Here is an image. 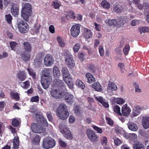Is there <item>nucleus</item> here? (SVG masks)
<instances>
[{"instance_id": "nucleus-39", "label": "nucleus", "mask_w": 149, "mask_h": 149, "mask_svg": "<svg viewBox=\"0 0 149 149\" xmlns=\"http://www.w3.org/2000/svg\"><path fill=\"white\" fill-rule=\"evenodd\" d=\"M57 39L59 45L61 47H64L66 45L65 43L61 37L59 36H58Z\"/></svg>"}, {"instance_id": "nucleus-56", "label": "nucleus", "mask_w": 149, "mask_h": 149, "mask_svg": "<svg viewBox=\"0 0 149 149\" xmlns=\"http://www.w3.org/2000/svg\"><path fill=\"white\" fill-rule=\"evenodd\" d=\"M85 54L81 52L78 54V58L80 60L82 61H84L85 59Z\"/></svg>"}, {"instance_id": "nucleus-13", "label": "nucleus", "mask_w": 149, "mask_h": 149, "mask_svg": "<svg viewBox=\"0 0 149 149\" xmlns=\"http://www.w3.org/2000/svg\"><path fill=\"white\" fill-rule=\"evenodd\" d=\"M53 85L54 87L59 89H65L66 86L62 80L55 79L53 81Z\"/></svg>"}, {"instance_id": "nucleus-15", "label": "nucleus", "mask_w": 149, "mask_h": 149, "mask_svg": "<svg viewBox=\"0 0 149 149\" xmlns=\"http://www.w3.org/2000/svg\"><path fill=\"white\" fill-rule=\"evenodd\" d=\"M54 62V59L52 56L47 55L44 59V63L46 66H50Z\"/></svg>"}, {"instance_id": "nucleus-29", "label": "nucleus", "mask_w": 149, "mask_h": 149, "mask_svg": "<svg viewBox=\"0 0 149 149\" xmlns=\"http://www.w3.org/2000/svg\"><path fill=\"white\" fill-rule=\"evenodd\" d=\"M41 139L40 136L38 134H36L32 140V142L34 145H39Z\"/></svg>"}, {"instance_id": "nucleus-62", "label": "nucleus", "mask_w": 149, "mask_h": 149, "mask_svg": "<svg viewBox=\"0 0 149 149\" xmlns=\"http://www.w3.org/2000/svg\"><path fill=\"white\" fill-rule=\"evenodd\" d=\"M140 112L138 110H133L132 113V116L133 117L136 116H137L139 113Z\"/></svg>"}, {"instance_id": "nucleus-63", "label": "nucleus", "mask_w": 149, "mask_h": 149, "mask_svg": "<svg viewBox=\"0 0 149 149\" xmlns=\"http://www.w3.org/2000/svg\"><path fill=\"white\" fill-rule=\"evenodd\" d=\"M95 98L97 101L101 104H102L104 101L103 98L102 97H95Z\"/></svg>"}, {"instance_id": "nucleus-26", "label": "nucleus", "mask_w": 149, "mask_h": 149, "mask_svg": "<svg viewBox=\"0 0 149 149\" xmlns=\"http://www.w3.org/2000/svg\"><path fill=\"white\" fill-rule=\"evenodd\" d=\"M10 95L11 98L14 99L16 101H18L20 99V94L17 92H15L14 91L10 92Z\"/></svg>"}, {"instance_id": "nucleus-2", "label": "nucleus", "mask_w": 149, "mask_h": 149, "mask_svg": "<svg viewBox=\"0 0 149 149\" xmlns=\"http://www.w3.org/2000/svg\"><path fill=\"white\" fill-rule=\"evenodd\" d=\"M51 72L52 70L49 68H47L43 71L41 83L45 89H46L49 87L52 80V77L50 75V73Z\"/></svg>"}, {"instance_id": "nucleus-47", "label": "nucleus", "mask_w": 149, "mask_h": 149, "mask_svg": "<svg viewBox=\"0 0 149 149\" xmlns=\"http://www.w3.org/2000/svg\"><path fill=\"white\" fill-rule=\"evenodd\" d=\"M30 84L29 81H26L24 82H23L21 85L23 88L26 89L29 87Z\"/></svg>"}, {"instance_id": "nucleus-50", "label": "nucleus", "mask_w": 149, "mask_h": 149, "mask_svg": "<svg viewBox=\"0 0 149 149\" xmlns=\"http://www.w3.org/2000/svg\"><path fill=\"white\" fill-rule=\"evenodd\" d=\"M114 140L115 144L117 146L120 144L122 142L120 139L116 136L114 137L113 138Z\"/></svg>"}, {"instance_id": "nucleus-24", "label": "nucleus", "mask_w": 149, "mask_h": 149, "mask_svg": "<svg viewBox=\"0 0 149 149\" xmlns=\"http://www.w3.org/2000/svg\"><path fill=\"white\" fill-rule=\"evenodd\" d=\"M115 52L116 53V56L115 57V59L116 61L119 60H121L122 52L121 50L118 47H117L115 49Z\"/></svg>"}, {"instance_id": "nucleus-52", "label": "nucleus", "mask_w": 149, "mask_h": 149, "mask_svg": "<svg viewBox=\"0 0 149 149\" xmlns=\"http://www.w3.org/2000/svg\"><path fill=\"white\" fill-rule=\"evenodd\" d=\"M108 24L110 25H117V23L115 19H110L108 20Z\"/></svg>"}, {"instance_id": "nucleus-61", "label": "nucleus", "mask_w": 149, "mask_h": 149, "mask_svg": "<svg viewBox=\"0 0 149 149\" xmlns=\"http://www.w3.org/2000/svg\"><path fill=\"white\" fill-rule=\"evenodd\" d=\"M99 53L101 56H103L104 54V49L103 47H99Z\"/></svg>"}, {"instance_id": "nucleus-25", "label": "nucleus", "mask_w": 149, "mask_h": 149, "mask_svg": "<svg viewBox=\"0 0 149 149\" xmlns=\"http://www.w3.org/2000/svg\"><path fill=\"white\" fill-rule=\"evenodd\" d=\"M86 76L87 78V81L89 83H92L95 81V79L93 75L89 72L87 73L86 74Z\"/></svg>"}, {"instance_id": "nucleus-34", "label": "nucleus", "mask_w": 149, "mask_h": 149, "mask_svg": "<svg viewBox=\"0 0 149 149\" xmlns=\"http://www.w3.org/2000/svg\"><path fill=\"white\" fill-rule=\"evenodd\" d=\"M133 149H145L144 145L140 142L136 143L133 145Z\"/></svg>"}, {"instance_id": "nucleus-53", "label": "nucleus", "mask_w": 149, "mask_h": 149, "mask_svg": "<svg viewBox=\"0 0 149 149\" xmlns=\"http://www.w3.org/2000/svg\"><path fill=\"white\" fill-rule=\"evenodd\" d=\"M39 97L38 96H35L32 97L31 99L32 102H38L39 101Z\"/></svg>"}, {"instance_id": "nucleus-43", "label": "nucleus", "mask_w": 149, "mask_h": 149, "mask_svg": "<svg viewBox=\"0 0 149 149\" xmlns=\"http://www.w3.org/2000/svg\"><path fill=\"white\" fill-rule=\"evenodd\" d=\"M113 110L119 116L122 115L120 112V108L118 106H115L113 108Z\"/></svg>"}, {"instance_id": "nucleus-46", "label": "nucleus", "mask_w": 149, "mask_h": 149, "mask_svg": "<svg viewBox=\"0 0 149 149\" xmlns=\"http://www.w3.org/2000/svg\"><path fill=\"white\" fill-rule=\"evenodd\" d=\"M5 17L6 22L8 24H10L12 19V17L11 15L10 14L6 15L5 16Z\"/></svg>"}, {"instance_id": "nucleus-42", "label": "nucleus", "mask_w": 149, "mask_h": 149, "mask_svg": "<svg viewBox=\"0 0 149 149\" xmlns=\"http://www.w3.org/2000/svg\"><path fill=\"white\" fill-rule=\"evenodd\" d=\"M74 113L76 115H79L81 113V109L79 105L76 106L74 109Z\"/></svg>"}, {"instance_id": "nucleus-8", "label": "nucleus", "mask_w": 149, "mask_h": 149, "mask_svg": "<svg viewBox=\"0 0 149 149\" xmlns=\"http://www.w3.org/2000/svg\"><path fill=\"white\" fill-rule=\"evenodd\" d=\"M19 31L21 33L27 32L29 30V26L27 23L22 20L18 24Z\"/></svg>"}, {"instance_id": "nucleus-41", "label": "nucleus", "mask_w": 149, "mask_h": 149, "mask_svg": "<svg viewBox=\"0 0 149 149\" xmlns=\"http://www.w3.org/2000/svg\"><path fill=\"white\" fill-rule=\"evenodd\" d=\"M65 17L67 19H69V18H74L75 17V15L73 11H71L68 12V15H66Z\"/></svg>"}, {"instance_id": "nucleus-59", "label": "nucleus", "mask_w": 149, "mask_h": 149, "mask_svg": "<svg viewBox=\"0 0 149 149\" xmlns=\"http://www.w3.org/2000/svg\"><path fill=\"white\" fill-rule=\"evenodd\" d=\"M125 102V100L122 99L118 98L117 99L116 103L118 104H123Z\"/></svg>"}, {"instance_id": "nucleus-10", "label": "nucleus", "mask_w": 149, "mask_h": 149, "mask_svg": "<svg viewBox=\"0 0 149 149\" xmlns=\"http://www.w3.org/2000/svg\"><path fill=\"white\" fill-rule=\"evenodd\" d=\"M63 95L65 100L68 104L71 105L73 103L74 97L73 95L68 92L63 93Z\"/></svg>"}, {"instance_id": "nucleus-36", "label": "nucleus", "mask_w": 149, "mask_h": 149, "mask_svg": "<svg viewBox=\"0 0 149 149\" xmlns=\"http://www.w3.org/2000/svg\"><path fill=\"white\" fill-rule=\"evenodd\" d=\"M139 29L141 34L146 32H149V27H148L141 26L139 28Z\"/></svg>"}, {"instance_id": "nucleus-6", "label": "nucleus", "mask_w": 149, "mask_h": 149, "mask_svg": "<svg viewBox=\"0 0 149 149\" xmlns=\"http://www.w3.org/2000/svg\"><path fill=\"white\" fill-rule=\"evenodd\" d=\"M56 145L55 140L49 137H46L43 139L42 145L45 149H49L54 147Z\"/></svg>"}, {"instance_id": "nucleus-31", "label": "nucleus", "mask_w": 149, "mask_h": 149, "mask_svg": "<svg viewBox=\"0 0 149 149\" xmlns=\"http://www.w3.org/2000/svg\"><path fill=\"white\" fill-rule=\"evenodd\" d=\"M53 73L54 77H58L60 75V71L56 66H54L53 68Z\"/></svg>"}, {"instance_id": "nucleus-17", "label": "nucleus", "mask_w": 149, "mask_h": 149, "mask_svg": "<svg viewBox=\"0 0 149 149\" xmlns=\"http://www.w3.org/2000/svg\"><path fill=\"white\" fill-rule=\"evenodd\" d=\"M82 31L84 36L85 38L88 39L91 37L92 33L90 30L84 27L82 29Z\"/></svg>"}, {"instance_id": "nucleus-20", "label": "nucleus", "mask_w": 149, "mask_h": 149, "mask_svg": "<svg viewBox=\"0 0 149 149\" xmlns=\"http://www.w3.org/2000/svg\"><path fill=\"white\" fill-rule=\"evenodd\" d=\"M117 25L121 26L123 25L125 23L127 22V17L123 16H120L118 17L116 20Z\"/></svg>"}, {"instance_id": "nucleus-32", "label": "nucleus", "mask_w": 149, "mask_h": 149, "mask_svg": "<svg viewBox=\"0 0 149 149\" xmlns=\"http://www.w3.org/2000/svg\"><path fill=\"white\" fill-rule=\"evenodd\" d=\"M101 5L103 8L105 9L108 10L110 8V3L106 0L102 1L101 3Z\"/></svg>"}, {"instance_id": "nucleus-23", "label": "nucleus", "mask_w": 149, "mask_h": 149, "mask_svg": "<svg viewBox=\"0 0 149 149\" xmlns=\"http://www.w3.org/2000/svg\"><path fill=\"white\" fill-rule=\"evenodd\" d=\"M64 81L68 85L70 88L72 89L73 88V83L72 77H68L67 79H64Z\"/></svg>"}, {"instance_id": "nucleus-18", "label": "nucleus", "mask_w": 149, "mask_h": 149, "mask_svg": "<svg viewBox=\"0 0 149 149\" xmlns=\"http://www.w3.org/2000/svg\"><path fill=\"white\" fill-rule=\"evenodd\" d=\"M61 72L63 75V80L72 77L68 69L66 67H63L62 68Z\"/></svg>"}, {"instance_id": "nucleus-19", "label": "nucleus", "mask_w": 149, "mask_h": 149, "mask_svg": "<svg viewBox=\"0 0 149 149\" xmlns=\"http://www.w3.org/2000/svg\"><path fill=\"white\" fill-rule=\"evenodd\" d=\"M142 125L143 127L146 129L149 127V117L144 116L142 118Z\"/></svg>"}, {"instance_id": "nucleus-44", "label": "nucleus", "mask_w": 149, "mask_h": 149, "mask_svg": "<svg viewBox=\"0 0 149 149\" xmlns=\"http://www.w3.org/2000/svg\"><path fill=\"white\" fill-rule=\"evenodd\" d=\"M113 10L117 13H120L122 11L121 8L116 5H114L113 8Z\"/></svg>"}, {"instance_id": "nucleus-54", "label": "nucleus", "mask_w": 149, "mask_h": 149, "mask_svg": "<svg viewBox=\"0 0 149 149\" xmlns=\"http://www.w3.org/2000/svg\"><path fill=\"white\" fill-rule=\"evenodd\" d=\"M52 5L56 9H58L61 6L60 3L57 1H53Z\"/></svg>"}, {"instance_id": "nucleus-48", "label": "nucleus", "mask_w": 149, "mask_h": 149, "mask_svg": "<svg viewBox=\"0 0 149 149\" xmlns=\"http://www.w3.org/2000/svg\"><path fill=\"white\" fill-rule=\"evenodd\" d=\"M59 145L62 148H65L67 146V144L65 141H63L61 139H59L58 141Z\"/></svg>"}, {"instance_id": "nucleus-30", "label": "nucleus", "mask_w": 149, "mask_h": 149, "mask_svg": "<svg viewBox=\"0 0 149 149\" xmlns=\"http://www.w3.org/2000/svg\"><path fill=\"white\" fill-rule=\"evenodd\" d=\"M19 137L18 136H15L13 142V148L14 149H17L19 148Z\"/></svg>"}, {"instance_id": "nucleus-45", "label": "nucleus", "mask_w": 149, "mask_h": 149, "mask_svg": "<svg viewBox=\"0 0 149 149\" xmlns=\"http://www.w3.org/2000/svg\"><path fill=\"white\" fill-rule=\"evenodd\" d=\"M93 129L97 132L98 133L101 134L102 133L103 131L102 128L96 126L95 125H93L92 126Z\"/></svg>"}, {"instance_id": "nucleus-14", "label": "nucleus", "mask_w": 149, "mask_h": 149, "mask_svg": "<svg viewBox=\"0 0 149 149\" xmlns=\"http://www.w3.org/2000/svg\"><path fill=\"white\" fill-rule=\"evenodd\" d=\"M60 129L61 132L63 134V136L65 138L69 139H72V136L68 128H64L62 129L60 127Z\"/></svg>"}, {"instance_id": "nucleus-37", "label": "nucleus", "mask_w": 149, "mask_h": 149, "mask_svg": "<svg viewBox=\"0 0 149 149\" xmlns=\"http://www.w3.org/2000/svg\"><path fill=\"white\" fill-rule=\"evenodd\" d=\"M27 70L28 71L29 74L32 77V78L33 79L36 78V73L32 69L28 68Z\"/></svg>"}, {"instance_id": "nucleus-7", "label": "nucleus", "mask_w": 149, "mask_h": 149, "mask_svg": "<svg viewBox=\"0 0 149 149\" xmlns=\"http://www.w3.org/2000/svg\"><path fill=\"white\" fill-rule=\"evenodd\" d=\"M64 55L65 56V61L68 67L70 68L74 67L75 64L72 55L68 52L65 53Z\"/></svg>"}, {"instance_id": "nucleus-55", "label": "nucleus", "mask_w": 149, "mask_h": 149, "mask_svg": "<svg viewBox=\"0 0 149 149\" xmlns=\"http://www.w3.org/2000/svg\"><path fill=\"white\" fill-rule=\"evenodd\" d=\"M106 120L107 124L110 125H112L113 124V122L112 120L109 117H106Z\"/></svg>"}, {"instance_id": "nucleus-12", "label": "nucleus", "mask_w": 149, "mask_h": 149, "mask_svg": "<svg viewBox=\"0 0 149 149\" xmlns=\"http://www.w3.org/2000/svg\"><path fill=\"white\" fill-rule=\"evenodd\" d=\"M43 58V54L42 53L38 54L35 58L34 64L36 67H40L42 65V61Z\"/></svg>"}, {"instance_id": "nucleus-60", "label": "nucleus", "mask_w": 149, "mask_h": 149, "mask_svg": "<svg viewBox=\"0 0 149 149\" xmlns=\"http://www.w3.org/2000/svg\"><path fill=\"white\" fill-rule=\"evenodd\" d=\"M130 49V47H124L123 49V51L125 55H127Z\"/></svg>"}, {"instance_id": "nucleus-40", "label": "nucleus", "mask_w": 149, "mask_h": 149, "mask_svg": "<svg viewBox=\"0 0 149 149\" xmlns=\"http://www.w3.org/2000/svg\"><path fill=\"white\" fill-rule=\"evenodd\" d=\"M88 67L90 71L93 73H95L97 70V68L95 65L91 64H89Z\"/></svg>"}, {"instance_id": "nucleus-11", "label": "nucleus", "mask_w": 149, "mask_h": 149, "mask_svg": "<svg viewBox=\"0 0 149 149\" xmlns=\"http://www.w3.org/2000/svg\"><path fill=\"white\" fill-rule=\"evenodd\" d=\"M86 134L88 138L92 142H95L97 141L98 137L93 131L88 129L86 130Z\"/></svg>"}, {"instance_id": "nucleus-21", "label": "nucleus", "mask_w": 149, "mask_h": 149, "mask_svg": "<svg viewBox=\"0 0 149 149\" xmlns=\"http://www.w3.org/2000/svg\"><path fill=\"white\" fill-rule=\"evenodd\" d=\"M40 25L39 24H35L31 30V33L33 35L37 34L39 33Z\"/></svg>"}, {"instance_id": "nucleus-38", "label": "nucleus", "mask_w": 149, "mask_h": 149, "mask_svg": "<svg viewBox=\"0 0 149 149\" xmlns=\"http://www.w3.org/2000/svg\"><path fill=\"white\" fill-rule=\"evenodd\" d=\"M11 13L14 16L17 15L18 12V7L13 6L11 8Z\"/></svg>"}, {"instance_id": "nucleus-4", "label": "nucleus", "mask_w": 149, "mask_h": 149, "mask_svg": "<svg viewBox=\"0 0 149 149\" xmlns=\"http://www.w3.org/2000/svg\"><path fill=\"white\" fill-rule=\"evenodd\" d=\"M67 108L66 105L65 104L61 103L57 109L56 114L60 119L65 120L68 117L69 113L67 110Z\"/></svg>"}, {"instance_id": "nucleus-33", "label": "nucleus", "mask_w": 149, "mask_h": 149, "mask_svg": "<svg viewBox=\"0 0 149 149\" xmlns=\"http://www.w3.org/2000/svg\"><path fill=\"white\" fill-rule=\"evenodd\" d=\"M128 128L133 131H136L138 129L137 125L134 123H129L128 125Z\"/></svg>"}, {"instance_id": "nucleus-49", "label": "nucleus", "mask_w": 149, "mask_h": 149, "mask_svg": "<svg viewBox=\"0 0 149 149\" xmlns=\"http://www.w3.org/2000/svg\"><path fill=\"white\" fill-rule=\"evenodd\" d=\"M19 121L17 119L14 118L12 121V124L14 127H17L19 125Z\"/></svg>"}, {"instance_id": "nucleus-1", "label": "nucleus", "mask_w": 149, "mask_h": 149, "mask_svg": "<svg viewBox=\"0 0 149 149\" xmlns=\"http://www.w3.org/2000/svg\"><path fill=\"white\" fill-rule=\"evenodd\" d=\"M36 123H32L31 125L32 131L36 133H40L44 130V127H47L48 124L46 118L43 116L39 115L36 118Z\"/></svg>"}, {"instance_id": "nucleus-64", "label": "nucleus", "mask_w": 149, "mask_h": 149, "mask_svg": "<svg viewBox=\"0 0 149 149\" xmlns=\"http://www.w3.org/2000/svg\"><path fill=\"white\" fill-rule=\"evenodd\" d=\"M9 128L11 130V132L13 134H15L16 133V131L15 129L12 126L10 125L9 126Z\"/></svg>"}, {"instance_id": "nucleus-58", "label": "nucleus", "mask_w": 149, "mask_h": 149, "mask_svg": "<svg viewBox=\"0 0 149 149\" xmlns=\"http://www.w3.org/2000/svg\"><path fill=\"white\" fill-rule=\"evenodd\" d=\"M49 30L52 33H54L55 32V28L53 25H51L49 27Z\"/></svg>"}, {"instance_id": "nucleus-57", "label": "nucleus", "mask_w": 149, "mask_h": 149, "mask_svg": "<svg viewBox=\"0 0 149 149\" xmlns=\"http://www.w3.org/2000/svg\"><path fill=\"white\" fill-rule=\"evenodd\" d=\"M47 118L50 121H52L53 120V118L51 113V112H48L47 113Z\"/></svg>"}, {"instance_id": "nucleus-28", "label": "nucleus", "mask_w": 149, "mask_h": 149, "mask_svg": "<svg viewBox=\"0 0 149 149\" xmlns=\"http://www.w3.org/2000/svg\"><path fill=\"white\" fill-rule=\"evenodd\" d=\"M18 79L21 81H23L25 80L26 78V75L24 71H19L17 74Z\"/></svg>"}, {"instance_id": "nucleus-9", "label": "nucleus", "mask_w": 149, "mask_h": 149, "mask_svg": "<svg viewBox=\"0 0 149 149\" xmlns=\"http://www.w3.org/2000/svg\"><path fill=\"white\" fill-rule=\"evenodd\" d=\"M81 25L79 24L73 25L70 29L71 35L74 37L77 36L80 33Z\"/></svg>"}, {"instance_id": "nucleus-16", "label": "nucleus", "mask_w": 149, "mask_h": 149, "mask_svg": "<svg viewBox=\"0 0 149 149\" xmlns=\"http://www.w3.org/2000/svg\"><path fill=\"white\" fill-rule=\"evenodd\" d=\"M121 111V114L123 116H128L131 111V109L126 104L124 105L122 107Z\"/></svg>"}, {"instance_id": "nucleus-35", "label": "nucleus", "mask_w": 149, "mask_h": 149, "mask_svg": "<svg viewBox=\"0 0 149 149\" xmlns=\"http://www.w3.org/2000/svg\"><path fill=\"white\" fill-rule=\"evenodd\" d=\"M76 84L79 88L84 89L85 88V85L82 81L79 79H77L76 82Z\"/></svg>"}, {"instance_id": "nucleus-27", "label": "nucleus", "mask_w": 149, "mask_h": 149, "mask_svg": "<svg viewBox=\"0 0 149 149\" xmlns=\"http://www.w3.org/2000/svg\"><path fill=\"white\" fill-rule=\"evenodd\" d=\"M63 93H58V91L56 89L52 90L51 92V95L52 97L56 98L62 97L61 95H63Z\"/></svg>"}, {"instance_id": "nucleus-3", "label": "nucleus", "mask_w": 149, "mask_h": 149, "mask_svg": "<svg viewBox=\"0 0 149 149\" xmlns=\"http://www.w3.org/2000/svg\"><path fill=\"white\" fill-rule=\"evenodd\" d=\"M22 7L21 16L25 20L28 21L31 12V6L29 3L24 2L22 4Z\"/></svg>"}, {"instance_id": "nucleus-22", "label": "nucleus", "mask_w": 149, "mask_h": 149, "mask_svg": "<svg viewBox=\"0 0 149 149\" xmlns=\"http://www.w3.org/2000/svg\"><path fill=\"white\" fill-rule=\"evenodd\" d=\"M92 86L97 91L100 92L102 90L101 85L98 82H96L92 84Z\"/></svg>"}, {"instance_id": "nucleus-5", "label": "nucleus", "mask_w": 149, "mask_h": 149, "mask_svg": "<svg viewBox=\"0 0 149 149\" xmlns=\"http://www.w3.org/2000/svg\"><path fill=\"white\" fill-rule=\"evenodd\" d=\"M25 52H22L21 53L20 51L18 50L17 47H11V49L16 51L17 54H21V58L24 61H27L29 60L31 57V54L29 53L31 50V47H24Z\"/></svg>"}, {"instance_id": "nucleus-51", "label": "nucleus", "mask_w": 149, "mask_h": 149, "mask_svg": "<svg viewBox=\"0 0 149 149\" xmlns=\"http://www.w3.org/2000/svg\"><path fill=\"white\" fill-rule=\"evenodd\" d=\"M107 139L105 136H103L101 138L100 142L102 145H105L107 144Z\"/></svg>"}]
</instances>
